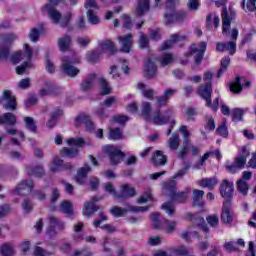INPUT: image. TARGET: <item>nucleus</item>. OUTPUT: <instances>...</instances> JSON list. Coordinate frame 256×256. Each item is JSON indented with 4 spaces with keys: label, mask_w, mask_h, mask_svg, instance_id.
Segmentation results:
<instances>
[{
    "label": "nucleus",
    "mask_w": 256,
    "mask_h": 256,
    "mask_svg": "<svg viewBox=\"0 0 256 256\" xmlns=\"http://www.w3.org/2000/svg\"><path fill=\"white\" fill-rule=\"evenodd\" d=\"M66 143L72 148H63L61 150V155H63V157L70 158L77 157L79 154V149H77V147H83V145H85V141L82 138H70L66 141Z\"/></svg>",
    "instance_id": "obj_10"
},
{
    "label": "nucleus",
    "mask_w": 256,
    "mask_h": 256,
    "mask_svg": "<svg viewBox=\"0 0 256 256\" xmlns=\"http://www.w3.org/2000/svg\"><path fill=\"white\" fill-rule=\"evenodd\" d=\"M74 256H93V252L87 248L76 250Z\"/></svg>",
    "instance_id": "obj_64"
},
{
    "label": "nucleus",
    "mask_w": 256,
    "mask_h": 256,
    "mask_svg": "<svg viewBox=\"0 0 256 256\" xmlns=\"http://www.w3.org/2000/svg\"><path fill=\"white\" fill-rule=\"evenodd\" d=\"M180 39L181 37H179L177 34H173L169 40L161 45L160 51H167V49H171V47H173V45H175L177 41H180Z\"/></svg>",
    "instance_id": "obj_38"
},
{
    "label": "nucleus",
    "mask_w": 256,
    "mask_h": 256,
    "mask_svg": "<svg viewBox=\"0 0 256 256\" xmlns=\"http://www.w3.org/2000/svg\"><path fill=\"white\" fill-rule=\"evenodd\" d=\"M152 161L154 165H165V163H167V156L157 150L152 157Z\"/></svg>",
    "instance_id": "obj_40"
},
{
    "label": "nucleus",
    "mask_w": 256,
    "mask_h": 256,
    "mask_svg": "<svg viewBox=\"0 0 256 256\" xmlns=\"http://www.w3.org/2000/svg\"><path fill=\"white\" fill-rule=\"evenodd\" d=\"M0 103L4 109H11L15 111L17 109V102L15 101V96L11 94V91L5 90L3 96L0 98Z\"/></svg>",
    "instance_id": "obj_14"
},
{
    "label": "nucleus",
    "mask_w": 256,
    "mask_h": 256,
    "mask_svg": "<svg viewBox=\"0 0 256 256\" xmlns=\"http://www.w3.org/2000/svg\"><path fill=\"white\" fill-rule=\"evenodd\" d=\"M87 17L89 23H92V25H99V17L93 13V10H88Z\"/></svg>",
    "instance_id": "obj_62"
},
{
    "label": "nucleus",
    "mask_w": 256,
    "mask_h": 256,
    "mask_svg": "<svg viewBox=\"0 0 256 256\" xmlns=\"http://www.w3.org/2000/svg\"><path fill=\"white\" fill-rule=\"evenodd\" d=\"M60 211L68 215V217H71L73 215V205L71 202L65 200L60 204Z\"/></svg>",
    "instance_id": "obj_44"
},
{
    "label": "nucleus",
    "mask_w": 256,
    "mask_h": 256,
    "mask_svg": "<svg viewBox=\"0 0 256 256\" xmlns=\"http://www.w3.org/2000/svg\"><path fill=\"white\" fill-rule=\"evenodd\" d=\"M185 19V13L175 12L171 14H165L164 23L166 25H171V23H176L177 21H183Z\"/></svg>",
    "instance_id": "obj_23"
},
{
    "label": "nucleus",
    "mask_w": 256,
    "mask_h": 256,
    "mask_svg": "<svg viewBox=\"0 0 256 256\" xmlns=\"http://www.w3.org/2000/svg\"><path fill=\"white\" fill-rule=\"evenodd\" d=\"M206 27L208 29H217L219 27V15L210 13L206 16Z\"/></svg>",
    "instance_id": "obj_31"
},
{
    "label": "nucleus",
    "mask_w": 256,
    "mask_h": 256,
    "mask_svg": "<svg viewBox=\"0 0 256 256\" xmlns=\"http://www.w3.org/2000/svg\"><path fill=\"white\" fill-rule=\"evenodd\" d=\"M218 181L216 177L212 178H202L197 181V185L199 187H206V189H215V186L217 185Z\"/></svg>",
    "instance_id": "obj_29"
},
{
    "label": "nucleus",
    "mask_w": 256,
    "mask_h": 256,
    "mask_svg": "<svg viewBox=\"0 0 256 256\" xmlns=\"http://www.w3.org/2000/svg\"><path fill=\"white\" fill-rule=\"evenodd\" d=\"M103 151L109 155L112 165H119V163L123 161V157H125V154L115 146H104Z\"/></svg>",
    "instance_id": "obj_12"
},
{
    "label": "nucleus",
    "mask_w": 256,
    "mask_h": 256,
    "mask_svg": "<svg viewBox=\"0 0 256 256\" xmlns=\"http://www.w3.org/2000/svg\"><path fill=\"white\" fill-rule=\"evenodd\" d=\"M242 9L245 13H253L256 10V0H243Z\"/></svg>",
    "instance_id": "obj_41"
},
{
    "label": "nucleus",
    "mask_w": 256,
    "mask_h": 256,
    "mask_svg": "<svg viewBox=\"0 0 256 256\" xmlns=\"http://www.w3.org/2000/svg\"><path fill=\"white\" fill-rule=\"evenodd\" d=\"M161 209H163V211H165V213H167L169 217H171V215L175 213V205H173V202L164 203L161 206Z\"/></svg>",
    "instance_id": "obj_56"
},
{
    "label": "nucleus",
    "mask_w": 256,
    "mask_h": 256,
    "mask_svg": "<svg viewBox=\"0 0 256 256\" xmlns=\"http://www.w3.org/2000/svg\"><path fill=\"white\" fill-rule=\"evenodd\" d=\"M149 11V0H140L136 7V12L138 15H145Z\"/></svg>",
    "instance_id": "obj_43"
},
{
    "label": "nucleus",
    "mask_w": 256,
    "mask_h": 256,
    "mask_svg": "<svg viewBox=\"0 0 256 256\" xmlns=\"http://www.w3.org/2000/svg\"><path fill=\"white\" fill-rule=\"evenodd\" d=\"M215 119L213 116H206L204 119V131L202 133H211V131H215Z\"/></svg>",
    "instance_id": "obj_35"
},
{
    "label": "nucleus",
    "mask_w": 256,
    "mask_h": 256,
    "mask_svg": "<svg viewBox=\"0 0 256 256\" xmlns=\"http://www.w3.org/2000/svg\"><path fill=\"white\" fill-rule=\"evenodd\" d=\"M175 93H177L176 89H168L164 92V95L162 97H159L157 100V106L158 107H163L165 105H167L169 99H171V97H173V95H175Z\"/></svg>",
    "instance_id": "obj_28"
},
{
    "label": "nucleus",
    "mask_w": 256,
    "mask_h": 256,
    "mask_svg": "<svg viewBox=\"0 0 256 256\" xmlns=\"http://www.w3.org/2000/svg\"><path fill=\"white\" fill-rule=\"evenodd\" d=\"M1 254L3 256H13L15 255V248L12 244H4L0 248Z\"/></svg>",
    "instance_id": "obj_48"
},
{
    "label": "nucleus",
    "mask_w": 256,
    "mask_h": 256,
    "mask_svg": "<svg viewBox=\"0 0 256 256\" xmlns=\"http://www.w3.org/2000/svg\"><path fill=\"white\" fill-rule=\"evenodd\" d=\"M221 217L223 223H231V221H233V215L231 214V202L229 200L223 203Z\"/></svg>",
    "instance_id": "obj_21"
},
{
    "label": "nucleus",
    "mask_w": 256,
    "mask_h": 256,
    "mask_svg": "<svg viewBox=\"0 0 256 256\" xmlns=\"http://www.w3.org/2000/svg\"><path fill=\"white\" fill-rule=\"evenodd\" d=\"M117 41L121 45V51L123 53H129L133 47V34L118 36Z\"/></svg>",
    "instance_id": "obj_19"
},
{
    "label": "nucleus",
    "mask_w": 256,
    "mask_h": 256,
    "mask_svg": "<svg viewBox=\"0 0 256 256\" xmlns=\"http://www.w3.org/2000/svg\"><path fill=\"white\" fill-rule=\"evenodd\" d=\"M223 249H225L229 253H232V251H237V243H235L234 241L225 242L223 245Z\"/></svg>",
    "instance_id": "obj_63"
},
{
    "label": "nucleus",
    "mask_w": 256,
    "mask_h": 256,
    "mask_svg": "<svg viewBox=\"0 0 256 256\" xmlns=\"http://www.w3.org/2000/svg\"><path fill=\"white\" fill-rule=\"evenodd\" d=\"M58 46L60 51H68L69 47H71V37L70 36H62L58 39Z\"/></svg>",
    "instance_id": "obj_39"
},
{
    "label": "nucleus",
    "mask_w": 256,
    "mask_h": 256,
    "mask_svg": "<svg viewBox=\"0 0 256 256\" xmlns=\"http://www.w3.org/2000/svg\"><path fill=\"white\" fill-rule=\"evenodd\" d=\"M61 169H63V160H60L59 157L54 158L50 163V171L55 173L57 171H61Z\"/></svg>",
    "instance_id": "obj_50"
},
{
    "label": "nucleus",
    "mask_w": 256,
    "mask_h": 256,
    "mask_svg": "<svg viewBox=\"0 0 256 256\" xmlns=\"http://www.w3.org/2000/svg\"><path fill=\"white\" fill-rule=\"evenodd\" d=\"M50 229L47 230L48 235H55L56 231H63L65 229V222L59 220L55 216H49Z\"/></svg>",
    "instance_id": "obj_17"
},
{
    "label": "nucleus",
    "mask_w": 256,
    "mask_h": 256,
    "mask_svg": "<svg viewBox=\"0 0 256 256\" xmlns=\"http://www.w3.org/2000/svg\"><path fill=\"white\" fill-rule=\"evenodd\" d=\"M194 227H198L204 233H207L209 231V228L205 223V219L201 216L194 218Z\"/></svg>",
    "instance_id": "obj_45"
},
{
    "label": "nucleus",
    "mask_w": 256,
    "mask_h": 256,
    "mask_svg": "<svg viewBox=\"0 0 256 256\" xmlns=\"http://www.w3.org/2000/svg\"><path fill=\"white\" fill-rule=\"evenodd\" d=\"M163 191L172 201H178V203H183L189 197V192H177L175 180L165 182L163 184Z\"/></svg>",
    "instance_id": "obj_7"
},
{
    "label": "nucleus",
    "mask_w": 256,
    "mask_h": 256,
    "mask_svg": "<svg viewBox=\"0 0 256 256\" xmlns=\"http://www.w3.org/2000/svg\"><path fill=\"white\" fill-rule=\"evenodd\" d=\"M79 58H67L64 57L62 59V70L63 72L68 75V77H76V75H79V69L77 67L73 66L75 63H79Z\"/></svg>",
    "instance_id": "obj_11"
},
{
    "label": "nucleus",
    "mask_w": 256,
    "mask_h": 256,
    "mask_svg": "<svg viewBox=\"0 0 256 256\" xmlns=\"http://www.w3.org/2000/svg\"><path fill=\"white\" fill-rule=\"evenodd\" d=\"M180 133L183 134V148L180 150L178 157L179 159H185L191 151V140L189 139V130H187V126L180 127Z\"/></svg>",
    "instance_id": "obj_13"
},
{
    "label": "nucleus",
    "mask_w": 256,
    "mask_h": 256,
    "mask_svg": "<svg viewBox=\"0 0 256 256\" xmlns=\"http://www.w3.org/2000/svg\"><path fill=\"white\" fill-rule=\"evenodd\" d=\"M211 157V152H206L196 163L194 164V169H201L205 165V161H207Z\"/></svg>",
    "instance_id": "obj_55"
},
{
    "label": "nucleus",
    "mask_w": 256,
    "mask_h": 256,
    "mask_svg": "<svg viewBox=\"0 0 256 256\" xmlns=\"http://www.w3.org/2000/svg\"><path fill=\"white\" fill-rule=\"evenodd\" d=\"M31 189H33V181L26 180L18 185L15 193H17L18 195H23V191H27V193H31Z\"/></svg>",
    "instance_id": "obj_34"
},
{
    "label": "nucleus",
    "mask_w": 256,
    "mask_h": 256,
    "mask_svg": "<svg viewBox=\"0 0 256 256\" xmlns=\"http://www.w3.org/2000/svg\"><path fill=\"white\" fill-rule=\"evenodd\" d=\"M144 72L145 77H147L148 79L153 78V76L157 73V66H155V62L147 60L144 64Z\"/></svg>",
    "instance_id": "obj_26"
},
{
    "label": "nucleus",
    "mask_w": 256,
    "mask_h": 256,
    "mask_svg": "<svg viewBox=\"0 0 256 256\" xmlns=\"http://www.w3.org/2000/svg\"><path fill=\"white\" fill-rule=\"evenodd\" d=\"M229 87L232 93H241L243 90V87L241 86V78L236 77L235 81L229 84Z\"/></svg>",
    "instance_id": "obj_46"
},
{
    "label": "nucleus",
    "mask_w": 256,
    "mask_h": 256,
    "mask_svg": "<svg viewBox=\"0 0 256 256\" xmlns=\"http://www.w3.org/2000/svg\"><path fill=\"white\" fill-rule=\"evenodd\" d=\"M203 195H205L203 190H193V207L194 210L199 211L200 213L205 211Z\"/></svg>",
    "instance_id": "obj_16"
},
{
    "label": "nucleus",
    "mask_w": 256,
    "mask_h": 256,
    "mask_svg": "<svg viewBox=\"0 0 256 256\" xmlns=\"http://www.w3.org/2000/svg\"><path fill=\"white\" fill-rule=\"evenodd\" d=\"M203 79L206 81V83L199 87L198 95H200V97L206 101V107H209L212 109V111H217V108L219 107V98H216L213 103L211 102V93H213L211 79H213V72H205Z\"/></svg>",
    "instance_id": "obj_2"
},
{
    "label": "nucleus",
    "mask_w": 256,
    "mask_h": 256,
    "mask_svg": "<svg viewBox=\"0 0 256 256\" xmlns=\"http://www.w3.org/2000/svg\"><path fill=\"white\" fill-rule=\"evenodd\" d=\"M121 197H135V188L130 187L127 184H123L120 188V193L118 194V198Z\"/></svg>",
    "instance_id": "obj_33"
},
{
    "label": "nucleus",
    "mask_w": 256,
    "mask_h": 256,
    "mask_svg": "<svg viewBox=\"0 0 256 256\" xmlns=\"http://www.w3.org/2000/svg\"><path fill=\"white\" fill-rule=\"evenodd\" d=\"M27 173L28 175H33L34 177H43V175H45V171H43L42 166H36L34 168L28 167Z\"/></svg>",
    "instance_id": "obj_47"
},
{
    "label": "nucleus",
    "mask_w": 256,
    "mask_h": 256,
    "mask_svg": "<svg viewBox=\"0 0 256 256\" xmlns=\"http://www.w3.org/2000/svg\"><path fill=\"white\" fill-rule=\"evenodd\" d=\"M103 53H106V55H113L114 53H117L115 43L109 39L102 41L98 44L97 50L88 52L86 54V59L89 63H97Z\"/></svg>",
    "instance_id": "obj_4"
},
{
    "label": "nucleus",
    "mask_w": 256,
    "mask_h": 256,
    "mask_svg": "<svg viewBox=\"0 0 256 256\" xmlns=\"http://www.w3.org/2000/svg\"><path fill=\"white\" fill-rule=\"evenodd\" d=\"M172 61H173V54H163L159 58L161 67H167V65H171Z\"/></svg>",
    "instance_id": "obj_54"
},
{
    "label": "nucleus",
    "mask_w": 256,
    "mask_h": 256,
    "mask_svg": "<svg viewBox=\"0 0 256 256\" xmlns=\"http://www.w3.org/2000/svg\"><path fill=\"white\" fill-rule=\"evenodd\" d=\"M220 195L224 199H231L233 197V182L223 180L220 186Z\"/></svg>",
    "instance_id": "obj_20"
},
{
    "label": "nucleus",
    "mask_w": 256,
    "mask_h": 256,
    "mask_svg": "<svg viewBox=\"0 0 256 256\" xmlns=\"http://www.w3.org/2000/svg\"><path fill=\"white\" fill-rule=\"evenodd\" d=\"M99 201L97 197H93L91 202L85 203L84 209H83V215H86V217H89V215H93L96 211L99 210V207L95 205V202Z\"/></svg>",
    "instance_id": "obj_25"
},
{
    "label": "nucleus",
    "mask_w": 256,
    "mask_h": 256,
    "mask_svg": "<svg viewBox=\"0 0 256 256\" xmlns=\"http://www.w3.org/2000/svg\"><path fill=\"white\" fill-rule=\"evenodd\" d=\"M15 123H17V117H15L13 113H4L2 116H0L1 125L13 126Z\"/></svg>",
    "instance_id": "obj_32"
},
{
    "label": "nucleus",
    "mask_w": 256,
    "mask_h": 256,
    "mask_svg": "<svg viewBox=\"0 0 256 256\" xmlns=\"http://www.w3.org/2000/svg\"><path fill=\"white\" fill-rule=\"evenodd\" d=\"M63 115V110L57 109L54 113L51 115V119L47 122V127H55L57 124V118L61 117Z\"/></svg>",
    "instance_id": "obj_49"
},
{
    "label": "nucleus",
    "mask_w": 256,
    "mask_h": 256,
    "mask_svg": "<svg viewBox=\"0 0 256 256\" xmlns=\"http://www.w3.org/2000/svg\"><path fill=\"white\" fill-rule=\"evenodd\" d=\"M217 135H220V137H228L229 130L227 129V124L222 123L218 128L216 129Z\"/></svg>",
    "instance_id": "obj_60"
},
{
    "label": "nucleus",
    "mask_w": 256,
    "mask_h": 256,
    "mask_svg": "<svg viewBox=\"0 0 256 256\" xmlns=\"http://www.w3.org/2000/svg\"><path fill=\"white\" fill-rule=\"evenodd\" d=\"M110 139H113L114 141L123 139V132H121V129H119V128L111 129L110 130Z\"/></svg>",
    "instance_id": "obj_58"
},
{
    "label": "nucleus",
    "mask_w": 256,
    "mask_h": 256,
    "mask_svg": "<svg viewBox=\"0 0 256 256\" xmlns=\"http://www.w3.org/2000/svg\"><path fill=\"white\" fill-rule=\"evenodd\" d=\"M229 63H231V58H229L228 56L222 58L221 67L218 71L217 77H221V75H223V73L227 71V67H229Z\"/></svg>",
    "instance_id": "obj_52"
},
{
    "label": "nucleus",
    "mask_w": 256,
    "mask_h": 256,
    "mask_svg": "<svg viewBox=\"0 0 256 256\" xmlns=\"http://www.w3.org/2000/svg\"><path fill=\"white\" fill-rule=\"evenodd\" d=\"M24 122L26 125V129H29V131H37V125H35V120L31 117H25Z\"/></svg>",
    "instance_id": "obj_57"
},
{
    "label": "nucleus",
    "mask_w": 256,
    "mask_h": 256,
    "mask_svg": "<svg viewBox=\"0 0 256 256\" xmlns=\"http://www.w3.org/2000/svg\"><path fill=\"white\" fill-rule=\"evenodd\" d=\"M237 189H238L239 193H241L242 195H247V193L249 192V185L247 184V181L238 180L237 181Z\"/></svg>",
    "instance_id": "obj_53"
},
{
    "label": "nucleus",
    "mask_w": 256,
    "mask_h": 256,
    "mask_svg": "<svg viewBox=\"0 0 256 256\" xmlns=\"http://www.w3.org/2000/svg\"><path fill=\"white\" fill-rule=\"evenodd\" d=\"M6 131L9 135H15L11 139L12 145H19V141H23V139H25V134L21 131H17L15 128L6 129Z\"/></svg>",
    "instance_id": "obj_30"
},
{
    "label": "nucleus",
    "mask_w": 256,
    "mask_h": 256,
    "mask_svg": "<svg viewBox=\"0 0 256 256\" xmlns=\"http://www.w3.org/2000/svg\"><path fill=\"white\" fill-rule=\"evenodd\" d=\"M110 213H112V215H114V217H123V215H125L127 213V210L123 209L121 207H118V206H114L110 210Z\"/></svg>",
    "instance_id": "obj_61"
},
{
    "label": "nucleus",
    "mask_w": 256,
    "mask_h": 256,
    "mask_svg": "<svg viewBox=\"0 0 256 256\" xmlns=\"http://www.w3.org/2000/svg\"><path fill=\"white\" fill-rule=\"evenodd\" d=\"M50 3L46 4L43 7V11H47L51 21L53 23H60L61 27H67L69 25V21H71V13H68L64 18H62L59 11H57L53 5H59L61 0H49Z\"/></svg>",
    "instance_id": "obj_5"
},
{
    "label": "nucleus",
    "mask_w": 256,
    "mask_h": 256,
    "mask_svg": "<svg viewBox=\"0 0 256 256\" xmlns=\"http://www.w3.org/2000/svg\"><path fill=\"white\" fill-rule=\"evenodd\" d=\"M87 173H91V167L86 164L84 167L78 170L76 175V183L83 185V183L87 181Z\"/></svg>",
    "instance_id": "obj_24"
},
{
    "label": "nucleus",
    "mask_w": 256,
    "mask_h": 256,
    "mask_svg": "<svg viewBox=\"0 0 256 256\" xmlns=\"http://www.w3.org/2000/svg\"><path fill=\"white\" fill-rule=\"evenodd\" d=\"M231 18L227 14V8L222 10V33L223 35H230L231 41L220 42L216 45V51H228L230 55H235L237 52V38L239 37V30L233 28L231 31Z\"/></svg>",
    "instance_id": "obj_1"
},
{
    "label": "nucleus",
    "mask_w": 256,
    "mask_h": 256,
    "mask_svg": "<svg viewBox=\"0 0 256 256\" xmlns=\"http://www.w3.org/2000/svg\"><path fill=\"white\" fill-rule=\"evenodd\" d=\"M141 115L146 121H150L153 114H151V104L149 102H142Z\"/></svg>",
    "instance_id": "obj_36"
},
{
    "label": "nucleus",
    "mask_w": 256,
    "mask_h": 256,
    "mask_svg": "<svg viewBox=\"0 0 256 256\" xmlns=\"http://www.w3.org/2000/svg\"><path fill=\"white\" fill-rule=\"evenodd\" d=\"M179 145H181V140L179 139V134L172 135L168 140V147L171 151H177L179 149Z\"/></svg>",
    "instance_id": "obj_42"
},
{
    "label": "nucleus",
    "mask_w": 256,
    "mask_h": 256,
    "mask_svg": "<svg viewBox=\"0 0 256 256\" xmlns=\"http://www.w3.org/2000/svg\"><path fill=\"white\" fill-rule=\"evenodd\" d=\"M138 89L142 91V94L144 95V97H146V99H153L155 95V91H153V89H145V84L141 82L138 83Z\"/></svg>",
    "instance_id": "obj_51"
},
{
    "label": "nucleus",
    "mask_w": 256,
    "mask_h": 256,
    "mask_svg": "<svg viewBox=\"0 0 256 256\" xmlns=\"http://www.w3.org/2000/svg\"><path fill=\"white\" fill-rule=\"evenodd\" d=\"M55 91H57L55 82L48 80L45 82V87L40 90V95L42 97H45V95H55Z\"/></svg>",
    "instance_id": "obj_27"
},
{
    "label": "nucleus",
    "mask_w": 256,
    "mask_h": 256,
    "mask_svg": "<svg viewBox=\"0 0 256 256\" xmlns=\"http://www.w3.org/2000/svg\"><path fill=\"white\" fill-rule=\"evenodd\" d=\"M104 190L106 191V193H109L113 197H116V198L119 197V193H117V191L115 190V187L111 182H108L104 185Z\"/></svg>",
    "instance_id": "obj_59"
},
{
    "label": "nucleus",
    "mask_w": 256,
    "mask_h": 256,
    "mask_svg": "<svg viewBox=\"0 0 256 256\" xmlns=\"http://www.w3.org/2000/svg\"><path fill=\"white\" fill-rule=\"evenodd\" d=\"M24 51L25 53L21 51L15 52L11 57V61L15 65H17V63H21V61H24L21 66H18L16 68L17 75H23V73H25L27 69H31V67H33V64L31 63V57H33V50H31L29 44H24Z\"/></svg>",
    "instance_id": "obj_3"
},
{
    "label": "nucleus",
    "mask_w": 256,
    "mask_h": 256,
    "mask_svg": "<svg viewBox=\"0 0 256 256\" xmlns=\"http://www.w3.org/2000/svg\"><path fill=\"white\" fill-rule=\"evenodd\" d=\"M205 51H207V43L205 42H200L196 47H194L193 55L195 65H201L203 57H205Z\"/></svg>",
    "instance_id": "obj_18"
},
{
    "label": "nucleus",
    "mask_w": 256,
    "mask_h": 256,
    "mask_svg": "<svg viewBox=\"0 0 256 256\" xmlns=\"http://www.w3.org/2000/svg\"><path fill=\"white\" fill-rule=\"evenodd\" d=\"M247 157H249V150L245 147L240 149V154L235 158L232 164H226V169L229 173H238L241 171L243 167H245V163H247Z\"/></svg>",
    "instance_id": "obj_9"
},
{
    "label": "nucleus",
    "mask_w": 256,
    "mask_h": 256,
    "mask_svg": "<svg viewBox=\"0 0 256 256\" xmlns=\"http://www.w3.org/2000/svg\"><path fill=\"white\" fill-rule=\"evenodd\" d=\"M79 125H85L88 131L95 129V124L91 121V117L85 114H81L76 118V126L79 127Z\"/></svg>",
    "instance_id": "obj_22"
},
{
    "label": "nucleus",
    "mask_w": 256,
    "mask_h": 256,
    "mask_svg": "<svg viewBox=\"0 0 256 256\" xmlns=\"http://www.w3.org/2000/svg\"><path fill=\"white\" fill-rule=\"evenodd\" d=\"M171 117H173V110L166 111L165 114L161 113V111H156L152 114L151 121L155 123V125H163L167 123Z\"/></svg>",
    "instance_id": "obj_15"
},
{
    "label": "nucleus",
    "mask_w": 256,
    "mask_h": 256,
    "mask_svg": "<svg viewBox=\"0 0 256 256\" xmlns=\"http://www.w3.org/2000/svg\"><path fill=\"white\" fill-rule=\"evenodd\" d=\"M99 82L100 85V94L101 95H109L111 93V86L104 78H98L97 75L91 74L82 84L81 88L84 91H89L95 85V83Z\"/></svg>",
    "instance_id": "obj_6"
},
{
    "label": "nucleus",
    "mask_w": 256,
    "mask_h": 256,
    "mask_svg": "<svg viewBox=\"0 0 256 256\" xmlns=\"http://www.w3.org/2000/svg\"><path fill=\"white\" fill-rule=\"evenodd\" d=\"M150 219L155 229H163L165 233H167L168 235L175 233V229H177L176 221L164 220L163 224L161 225V219H160L159 213H152L150 216Z\"/></svg>",
    "instance_id": "obj_8"
},
{
    "label": "nucleus",
    "mask_w": 256,
    "mask_h": 256,
    "mask_svg": "<svg viewBox=\"0 0 256 256\" xmlns=\"http://www.w3.org/2000/svg\"><path fill=\"white\" fill-rule=\"evenodd\" d=\"M247 113V109L243 108H234L231 112L232 121L237 123L243 121V116Z\"/></svg>",
    "instance_id": "obj_37"
}]
</instances>
